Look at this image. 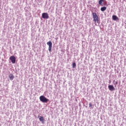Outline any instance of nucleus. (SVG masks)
<instances>
[{
    "label": "nucleus",
    "mask_w": 126,
    "mask_h": 126,
    "mask_svg": "<svg viewBox=\"0 0 126 126\" xmlns=\"http://www.w3.org/2000/svg\"><path fill=\"white\" fill-rule=\"evenodd\" d=\"M93 17L94 19V21L95 23H99V20L98 19L97 13H93Z\"/></svg>",
    "instance_id": "obj_1"
},
{
    "label": "nucleus",
    "mask_w": 126,
    "mask_h": 126,
    "mask_svg": "<svg viewBox=\"0 0 126 126\" xmlns=\"http://www.w3.org/2000/svg\"><path fill=\"white\" fill-rule=\"evenodd\" d=\"M39 100L43 103H47L49 101V99L46 98L44 95H41L39 97Z\"/></svg>",
    "instance_id": "obj_2"
},
{
    "label": "nucleus",
    "mask_w": 126,
    "mask_h": 126,
    "mask_svg": "<svg viewBox=\"0 0 126 126\" xmlns=\"http://www.w3.org/2000/svg\"><path fill=\"white\" fill-rule=\"evenodd\" d=\"M9 60L11 61L12 63H15V62H16V58L14 56L10 57Z\"/></svg>",
    "instance_id": "obj_3"
},
{
    "label": "nucleus",
    "mask_w": 126,
    "mask_h": 126,
    "mask_svg": "<svg viewBox=\"0 0 126 126\" xmlns=\"http://www.w3.org/2000/svg\"><path fill=\"white\" fill-rule=\"evenodd\" d=\"M47 45H48V46H49L48 50L50 52H52V47L53 46V43H52V42H51V41L47 42Z\"/></svg>",
    "instance_id": "obj_4"
},
{
    "label": "nucleus",
    "mask_w": 126,
    "mask_h": 126,
    "mask_svg": "<svg viewBox=\"0 0 126 126\" xmlns=\"http://www.w3.org/2000/svg\"><path fill=\"white\" fill-rule=\"evenodd\" d=\"M42 17L44 19H48L49 18V14L48 13H43L42 14Z\"/></svg>",
    "instance_id": "obj_5"
},
{
    "label": "nucleus",
    "mask_w": 126,
    "mask_h": 126,
    "mask_svg": "<svg viewBox=\"0 0 126 126\" xmlns=\"http://www.w3.org/2000/svg\"><path fill=\"white\" fill-rule=\"evenodd\" d=\"M108 89L110 91H115V90H116V89H115V87H114V86L113 85H109Z\"/></svg>",
    "instance_id": "obj_6"
},
{
    "label": "nucleus",
    "mask_w": 126,
    "mask_h": 126,
    "mask_svg": "<svg viewBox=\"0 0 126 126\" xmlns=\"http://www.w3.org/2000/svg\"><path fill=\"white\" fill-rule=\"evenodd\" d=\"M39 120L42 124H44V122H45V119H44V117L43 116H39Z\"/></svg>",
    "instance_id": "obj_7"
},
{
    "label": "nucleus",
    "mask_w": 126,
    "mask_h": 126,
    "mask_svg": "<svg viewBox=\"0 0 126 126\" xmlns=\"http://www.w3.org/2000/svg\"><path fill=\"white\" fill-rule=\"evenodd\" d=\"M10 80H13V79L14 78V76L12 75V74H10L9 76Z\"/></svg>",
    "instance_id": "obj_8"
},
{
    "label": "nucleus",
    "mask_w": 126,
    "mask_h": 126,
    "mask_svg": "<svg viewBox=\"0 0 126 126\" xmlns=\"http://www.w3.org/2000/svg\"><path fill=\"white\" fill-rule=\"evenodd\" d=\"M102 2H105V0H99L98 1V4H100V5L103 6Z\"/></svg>",
    "instance_id": "obj_9"
},
{
    "label": "nucleus",
    "mask_w": 126,
    "mask_h": 126,
    "mask_svg": "<svg viewBox=\"0 0 126 126\" xmlns=\"http://www.w3.org/2000/svg\"><path fill=\"white\" fill-rule=\"evenodd\" d=\"M112 19L113 20H117V19H119V18H118V17H117V16L113 15L112 16Z\"/></svg>",
    "instance_id": "obj_10"
},
{
    "label": "nucleus",
    "mask_w": 126,
    "mask_h": 126,
    "mask_svg": "<svg viewBox=\"0 0 126 126\" xmlns=\"http://www.w3.org/2000/svg\"><path fill=\"white\" fill-rule=\"evenodd\" d=\"M107 9V7H102L100 8V10L101 11H105V10H106Z\"/></svg>",
    "instance_id": "obj_11"
},
{
    "label": "nucleus",
    "mask_w": 126,
    "mask_h": 126,
    "mask_svg": "<svg viewBox=\"0 0 126 126\" xmlns=\"http://www.w3.org/2000/svg\"><path fill=\"white\" fill-rule=\"evenodd\" d=\"M113 83L115 86V87L117 86V85H118V81H116L115 80H114L113 82Z\"/></svg>",
    "instance_id": "obj_12"
},
{
    "label": "nucleus",
    "mask_w": 126,
    "mask_h": 126,
    "mask_svg": "<svg viewBox=\"0 0 126 126\" xmlns=\"http://www.w3.org/2000/svg\"><path fill=\"white\" fill-rule=\"evenodd\" d=\"M72 67L73 68H75V67H76V63H72Z\"/></svg>",
    "instance_id": "obj_13"
},
{
    "label": "nucleus",
    "mask_w": 126,
    "mask_h": 126,
    "mask_svg": "<svg viewBox=\"0 0 126 126\" xmlns=\"http://www.w3.org/2000/svg\"><path fill=\"white\" fill-rule=\"evenodd\" d=\"M89 107H90V108H91L92 107V103H89Z\"/></svg>",
    "instance_id": "obj_14"
}]
</instances>
